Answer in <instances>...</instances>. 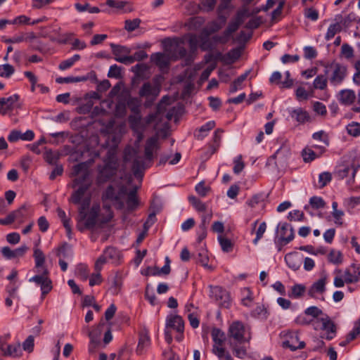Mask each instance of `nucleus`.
<instances>
[{
	"label": "nucleus",
	"mask_w": 360,
	"mask_h": 360,
	"mask_svg": "<svg viewBox=\"0 0 360 360\" xmlns=\"http://www.w3.org/2000/svg\"><path fill=\"white\" fill-rule=\"evenodd\" d=\"M327 75H319L314 80L313 87L315 89L324 90L327 88L328 84Z\"/></svg>",
	"instance_id": "473e14b6"
},
{
	"label": "nucleus",
	"mask_w": 360,
	"mask_h": 360,
	"mask_svg": "<svg viewBox=\"0 0 360 360\" xmlns=\"http://www.w3.org/2000/svg\"><path fill=\"white\" fill-rule=\"evenodd\" d=\"M283 345L285 347L290 348L292 351H295L298 349H302L305 346L303 341H300L298 335L297 333L291 334L288 340L283 342Z\"/></svg>",
	"instance_id": "5701e85b"
},
{
	"label": "nucleus",
	"mask_w": 360,
	"mask_h": 360,
	"mask_svg": "<svg viewBox=\"0 0 360 360\" xmlns=\"http://www.w3.org/2000/svg\"><path fill=\"white\" fill-rule=\"evenodd\" d=\"M112 154L109 151L108 158L105 160L103 166H98V174L96 178L97 184H101L108 181L116 172V162L111 160Z\"/></svg>",
	"instance_id": "20e7f679"
},
{
	"label": "nucleus",
	"mask_w": 360,
	"mask_h": 360,
	"mask_svg": "<svg viewBox=\"0 0 360 360\" xmlns=\"http://www.w3.org/2000/svg\"><path fill=\"white\" fill-rule=\"evenodd\" d=\"M150 345V338L147 328H143L139 333V343L136 348V352L141 354L146 348Z\"/></svg>",
	"instance_id": "aec40b11"
},
{
	"label": "nucleus",
	"mask_w": 360,
	"mask_h": 360,
	"mask_svg": "<svg viewBox=\"0 0 360 360\" xmlns=\"http://www.w3.org/2000/svg\"><path fill=\"white\" fill-rule=\"evenodd\" d=\"M166 327L173 328L178 333L182 334L184 330V322L179 315L168 316L167 319Z\"/></svg>",
	"instance_id": "6ab92c4d"
},
{
	"label": "nucleus",
	"mask_w": 360,
	"mask_h": 360,
	"mask_svg": "<svg viewBox=\"0 0 360 360\" xmlns=\"http://www.w3.org/2000/svg\"><path fill=\"white\" fill-rule=\"evenodd\" d=\"M285 261L289 268L293 271H297L303 262V257L297 252H291L285 256Z\"/></svg>",
	"instance_id": "2eb2a0df"
},
{
	"label": "nucleus",
	"mask_w": 360,
	"mask_h": 360,
	"mask_svg": "<svg viewBox=\"0 0 360 360\" xmlns=\"http://www.w3.org/2000/svg\"><path fill=\"white\" fill-rule=\"evenodd\" d=\"M30 282H34L36 284L40 285L41 290L43 296L48 294L52 289V283L49 278V271L44 268L40 275H36L29 280Z\"/></svg>",
	"instance_id": "6e6552de"
},
{
	"label": "nucleus",
	"mask_w": 360,
	"mask_h": 360,
	"mask_svg": "<svg viewBox=\"0 0 360 360\" xmlns=\"http://www.w3.org/2000/svg\"><path fill=\"white\" fill-rule=\"evenodd\" d=\"M204 22V20L202 17H193L191 18L186 24L189 30H196L199 29Z\"/></svg>",
	"instance_id": "49530a36"
},
{
	"label": "nucleus",
	"mask_w": 360,
	"mask_h": 360,
	"mask_svg": "<svg viewBox=\"0 0 360 360\" xmlns=\"http://www.w3.org/2000/svg\"><path fill=\"white\" fill-rule=\"evenodd\" d=\"M4 356H11L13 358L19 357L22 355V350L20 344L16 343L13 345H8L3 353Z\"/></svg>",
	"instance_id": "c85d7f7f"
},
{
	"label": "nucleus",
	"mask_w": 360,
	"mask_h": 360,
	"mask_svg": "<svg viewBox=\"0 0 360 360\" xmlns=\"http://www.w3.org/2000/svg\"><path fill=\"white\" fill-rule=\"evenodd\" d=\"M127 105L131 111L135 113H140V101L136 98H131L127 101Z\"/></svg>",
	"instance_id": "4d7b16f0"
},
{
	"label": "nucleus",
	"mask_w": 360,
	"mask_h": 360,
	"mask_svg": "<svg viewBox=\"0 0 360 360\" xmlns=\"http://www.w3.org/2000/svg\"><path fill=\"white\" fill-rule=\"evenodd\" d=\"M322 322V329L326 330L327 333L331 332V333H335L336 329L334 323L329 319L328 316L322 318L321 319Z\"/></svg>",
	"instance_id": "09e8293b"
},
{
	"label": "nucleus",
	"mask_w": 360,
	"mask_h": 360,
	"mask_svg": "<svg viewBox=\"0 0 360 360\" xmlns=\"http://www.w3.org/2000/svg\"><path fill=\"white\" fill-rule=\"evenodd\" d=\"M357 168L352 164H342L340 165L336 170V174L340 179H345L350 176V179L348 181L353 182L356 175Z\"/></svg>",
	"instance_id": "9b49d317"
},
{
	"label": "nucleus",
	"mask_w": 360,
	"mask_h": 360,
	"mask_svg": "<svg viewBox=\"0 0 360 360\" xmlns=\"http://www.w3.org/2000/svg\"><path fill=\"white\" fill-rule=\"evenodd\" d=\"M242 18L243 15L240 13H238L236 19L229 22L227 28L224 32L222 36H215L213 37L214 41L221 44L226 43L229 41L231 35L235 32H236L239 28L240 25L242 24Z\"/></svg>",
	"instance_id": "0eeeda50"
},
{
	"label": "nucleus",
	"mask_w": 360,
	"mask_h": 360,
	"mask_svg": "<svg viewBox=\"0 0 360 360\" xmlns=\"http://www.w3.org/2000/svg\"><path fill=\"white\" fill-rule=\"evenodd\" d=\"M241 344L238 343L237 342H233L232 340L229 342V346L232 349L233 354L236 356L243 359L246 354V349L243 346H240Z\"/></svg>",
	"instance_id": "72a5a7b5"
},
{
	"label": "nucleus",
	"mask_w": 360,
	"mask_h": 360,
	"mask_svg": "<svg viewBox=\"0 0 360 360\" xmlns=\"http://www.w3.org/2000/svg\"><path fill=\"white\" fill-rule=\"evenodd\" d=\"M352 264L347 268L342 274L341 269H337L335 273L337 274L334 278L333 284L336 288L344 287L345 284L358 283V278L353 274Z\"/></svg>",
	"instance_id": "39448f33"
},
{
	"label": "nucleus",
	"mask_w": 360,
	"mask_h": 360,
	"mask_svg": "<svg viewBox=\"0 0 360 360\" xmlns=\"http://www.w3.org/2000/svg\"><path fill=\"white\" fill-rule=\"evenodd\" d=\"M188 201L198 212H206L207 205L195 196L191 195L188 197Z\"/></svg>",
	"instance_id": "ea45409f"
},
{
	"label": "nucleus",
	"mask_w": 360,
	"mask_h": 360,
	"mask_svg": "<svg viewBox=\"0 0 360 360\" xmlns=\"http://www.w3.org/2000/svg\"><path fill=\"white\" fill-rule=\"evenodd\" d=\"M160 148L158 136H153L149 138L146 143L144 150V157L136 156L132 164L131 170L134 175L141 179L143 176V172L152 165L153 160V153Z\"/></svg>",
	"instance_id": "f03ea898"
},
{
	"label": "nucleus",
	"mask_w": 360,
	"mask_h": 360,
	"mask_svg": "<svg viewBox=\"0 0 360 360\" xmlns=\"http://www.w3.org/2000/svg\"><path fill=\"white\" fill-rule=\"evenodd\" d=\"M291 116L300 123H304L310 119L309 113L301 108L293 110L291 112Z\"/></svg>",
	"instance_id": "7c9ffc66"
},
{
	"label": "nucleus",
	"mask_w": 360,
	"mask_h": 360,
	"mask_svg": "<svg viewBox=\"0 0 360 360\" xmlns=\"http://www.w3.org/2000/svg\"><path fill=\"white\" fill-rule=\"evenodd\" d=\"M215 127V122L214 121H210L201 126L199 129V134L197 135V139L199 140L202 139L208 131L212 129Z\"/></svg>",
	"instance_id": "a19ab883"
},
{
	"label": "nucleus",
	"mask_w": 360,
	"mask_h": 360,
	"mask_svg": "<svg viewBox=\"0 0 360 360\" xmlns=\"http://www.w3.org/2000/svg\"><path fill=\"white\" fill-rule=\"evenodd\" d=\"M306 291V287L302 284H295L291 288V292L288 294L290 297L300 298Z\"/></svg>",
	"instance_id": "e433bc0d"
},
{
	"label": "nucleus",
	"mask_w": 360,
	"mask_h": 360,
	"mask_svg": "<svg viewBox=\"0 0 360 360\" xmlns=\"http://www.w3.org/2000/svg\"><path fill=\"white\" fill-rule=\"evenodd\" d=\"M75 275L82 281H86L89 277V270L86 265L79 264L75 269Z\"/></svg>",
	"instance_id": "79ce46f5"
},
{
	"label": "nucleus",
	"mask_w": 360,
	"mask_h": 360,
	"mask_svg": "<svg viewBox=\"0 0 360 360\" xmlns=\"http://www.w3.org/2000/svg\"><path fill=\"white\" fill-rule=\"evenodd\" d=\"M212 338L214 342L212 349L224 347L226 340L225 333L219 328H214L212 330Z\"/></svg>",
	"instance_id": "bb28decb"
},
{
	"label": "nucleus",
	"mask_w": 360,
	"mask_h": 360,
	"mask_svg": "<svg viewBox=\"0 0 360 360\" xmlns=\"http://www.w3.org/2000/svg\"><path fill=\"white\" fill-rule=\"evenodd\" d=\"M128 120H129V123L130 124V127L133 129H136L139 128V127L140 125L141 116L140 113H135L134 115H129Z\"/></svg>",
	"instance_id": "13d9d810"
},
{
	"label": "nucleus",
	"mask_w": 360,
	"mask_h": 360,
	"mask_svg": "<svg viewBox=\"0 0 360 360\" xmlns=\"http://www.w3.org/2000/svg\"><path fill=\"white\" fill-rule=\"evenodd\" d=\"M137 188L135 187L128 193L127 199V207L129 211L135 210L139 205V200L136 196Z\"/></svg>",
	"instance_id": "c756f323"
},
{
	"label": "nucleus",
	"mask_w": 360,
	"mask_h": 360,
	"mask_svg": "<svg viewBox=\"0 0 360 360\" xmlns=\"http://www.w3.org/2000/svg\"><path fill=\"white\" fill-rule=\"evenodd\" d=\"M219 21L214 20L209 23L207 26L209 33H214L221 30L225 25L226 18L224 15L219 16Z\"/></svg>",
	"instance_id": "2f4dec72"
},
{
	"label": "nucleus",
	"mask_w": 360,
	"mask_h": 360,
	"mask_svg": "<svg viewBox=\"0 0 360 360\" xmlns=\"http://www.w3.org/2000/svg\"><path fill=\"white\" fill-rule=\"evenodd\" d=\"M302 157L304 162H310L317 158L316 154L313 150L312 148L306 147L302 151Z\"/></svg>",
	"instance_id": "a18cd8bd"
},
{
	"label": "nucleus",
	"mask_w": 360,
	"mask_h": 360,
	"mask_svg": "<svg viewBox=\"0 0 360 360\" xmlns=\"http://www.w3.org/2000/svg\"><path fill=\"white\" fill-rule=\"evenodd\" d=\"M141 22L139 18L127 20L124 22V29L128 32H133L139 27Z\"/></svg>",
	"instance_id": "864d4df0"
},
{
	"label": "nucleus",
	"mask_w": 360,
	"mask_h": 360,
	"mask_svg": "<svg viewBox=\"0 0 360 360\" xmlns=\"http://www.w3.org/2000/svg\"><path fill=\"white\" fill-rule=\"evenodd\" d=\"M27 207L25 205H22L18 210L12 212L13 216L16 220H19L20 222L22 221L23 219L26 216Z\"/></svg>",
	"instance_id": "680f3d73"
},
{
	"label": "nucleus",
	"mask_w": 360,
	"mask_h": 360,
	"mask_svg": "<svg viewBox=\"0 0 360 360\" xmlns=\"http://www.w3.org/2000/svg\"><path fill=\"white\" fill-rule=\"evenodd\" d=\"M279 234L281 240L284 241L285 244L290 243L294 238V232L292 228L288 223L279 224Z\"/></svg>",
	"instance_id": "a211bd4d"
},
{
	"label": "nucleus",
	"mask_w": 360,
	"mask_h": 360,
	"mask_svg": "<svg viewBox=\"0 0 360 360\" xmlns=\"http://www.w3.org/2000/svg\"><path fill=\"white\" fill-rule=\"evenodd\" d=\"M122 68L121 67L113 65L110 67L109 71L108 72V77L110 78H116L119 79L122 77Z\"/></svg>",
	"instance_id": "bf43d9fd"
},
{
	"label": "nucleus",
	"mask_w": 360,
	"mask_h": 360,
	"mask_svg": "<svg viewBox=\"0 0 360 360\" xmlns=\"http://www.w3.org/2000/svg\"><path fill=\"white\" fill-rule=\"evenodd\" d=\"M211 296L222 307L229 308L230 306V296L229 292L221 287L211 288Z\"/></svg>",
	"instance_id": "1a4fd4ad"
},
{
	"label": "nucleus",
	"mask_w": 360,
	"mask_h": 360,
	"mask_svg": "<svg viewBox=\"0 0 360 360\" xmlns=\"http://www.w3.org/2000/svg\"><path fill=\"white\" fill-rule=\"evenodd\" d=\"M218 240L221 247V249L224 252H229L232 250L233 243H231L230 239L225 238L222 236H219L218 237Z\"/></svg>",
	"instance_id": "8fccbe9b"
},
{
	"label": "nucleus",
	"mask_w": 360,
	"mask_h": 360,
	"mask_svg": "<svg viewBox=\"0 0 360 360\" xmlns=\"http://www.w3.org/2000/svg\"><path fill=\"white\" fill-rule=\"evenodd\" d=\"M33 257L36 268L42 267L45 263V255L43 252L39 248H34Z\"/></svg>",
	"instance_id": "37998d69"
},
{
	"label": "nucleus",
	"mask_w": 360,
	"mask_h": 360,
	"mask_svg": "<svg viewBox=\"0 0 360 360\" xmlns=\"http://www.w3.org/2000/svg\"><path fill=\"white\" fill-rule=\"evenodd\" d=\"M326 276H323L314 282L308 290V295L314 297L316 293L322 294L326 291Z\"/></svg>",
	"instance_id": "4be33fe9"
},
{
	"label": "nucleus",
	"mask_w": 360,
	"mask_h": 360,
	"mask_svg": "<svg viewBox=\"0 0 360 360\" xmlns=\"http://www.w3.org/2000/svg\"><path fill=\"white\" fill-rule=\"evenodd\" d=\"M19 98L20 96L18 94H13L8 98H0V113L4 115L15 108L20 107L18 103Z\"/></svg>",
	"instance_id": "9d476101"
},
{
	"label": "nucleus",
	"mask_w": 360,
	"mask_h": 360,
	"mask_svg": "<svg viewBox=\"0 0 360 360\" xmlns=\"http://www.w3.org/2000/svg\"><path fill=\"white\" fill-rule=\"evenodd\" d=\"M212 352L218 357L219 360H233L231 354L224 347H216L215 349H212Z\"/></svg>",
	"instance_id": "c9c22d12"
},
{
	"label": "nucleus",
	"mask_w": 360,
	"mask_h": 360,
	"mask_svg": "<svg viewBox=\"0 0 360 360\" xmlns=\"http://www.w3.org/2000/svg\"><path fill=\"white\" fill-rule=\"evenodd\" d=\"M217 2V0H201L200 4L204 11L210 12L214 9Z\"/></svg>",
	"instance_id": "052dcab7"
},
{
	"label": "nucleus",
	"mask_w": 360,
	"mask_h": 360,
	"mask_svg": "<svg viewBox=\"0 0 360 360\" xmlns=\"http://www.w3.org/2000/svg\"><path fill=\"white\" fill-rule=\"evenodd\" d=\"M248 74L249 71L245 72L244 74L240 75L231 83L229 89V92L231 94L235 93L238 89H240L242 88V84L246 79Z\"/></svg>",
	"instance_id": "f704fd0d"
},
{
	"label": "nucleus",
	"mask_w": 360,
	"mask_h": 360,
	"mask_svg": "<svg viewBox=\"0 0 360 360\" xmlns=\"http://www.w3.org/2000/svg\"><path fill=\"white\" fill-rule=\"evenodd\" d=\"M15 72L14 68L10 64L0 65V77L8 78Z\"/></svg>",
	"instance_id": "3c124183"
},
{
	"label": "nucleus",
	"mask_w": 360,
	"mask_h": 360,
	"mask_svg": "<svg viewBox=\"0 0 360 360\" xmlns=\"http://www.w3.org/2000/svg\"><path fill=\"white\" fill-rule=\"evenodd\" d=\"M151 61L153 62L160 69L167 68L169 65V58L165 53L158 52L150 56Z\"/></svg>",
	"instance_id": "393cba45"
},
{
	"label": "nucleus",
	"mask_w": 360,
	"mask_h": 360,
	"mask_svg": "<svg viewBox=\"0 0 360 360\" xmlns=\"http://www.w3.org/2000/svg\"><path fill=\"white\" fill-rule=\"evenodd\" d=\"M332 179V175L328 172H324L319 174V188H322L325 187Z\"/></svg>",
	"instance_id": "5fc2aeb1"
},
{
	"label": "nucleus",
	"mask_w": 360,
	"mask_h": 360,
	"mask_svg": "<svg viewBox=\"0 0 360 360\" xmlns=\"http://www.w3.org/2000/svg\"><path fill=\"white\" fill-rule=\"evenodd\" d=\"M323 72L327 75L331 84L336 86L341 84L347 73L346 66L337 62H332L324 65Z\"/></svg>",
	"instance_id": "7ed1b4c3"
},
{
	"label": "nucleus",
	"mask_w": 360,
	"mask_h": 360,
	"mask_svg": "<svg viewBox=\"0 0 360 360\" xmlns=\"http://www.w3.org/2000/svg\"><path fill=\"white\" fill-rule=\"evenodd\" d=\"M112 53L115 55V60L118 62L119 58L129 57L127 56L131 53V49L127 46L111 44H110Z\"/></svg>",
	"instance_id": "cd10ccee"
},
{
	"label": "nucleus",
	"mask_w": 360,
	"mask_h": 360,
	"mask_svg": "<svg viewBox=\"0 0 360 360\" xmlns=\"http://www.w3.org/2000/svg\"><path fill=\"white\" fill-rule=\"evenodd\" d=\"M347 133L353 136H358L360 135V124L353 122L347 126Z\"/></svg>",
	"instance_id": "6e6d98bb"
},
{
	"label": "nucleus",
	"mask_w": 360,
	"mask_h": 360,
	"mask_svg": "<svg viewBox=\"0 0 360 360\" xmlns=\"http://www.w3.org/2000/svg\"><path fill=\"white\" fill-rule=\"evenodd\" d=\"M328 260L332 264H340L343 260L342 254L340 251L333 249L328 255Z\"/></svg>",
	"instance_id": "4c0bfd02"
},
{
	"label": "nucleus",
	"mask_w": 360,
	"mask_h": 360,
	"mask_svg": "<svg viewBox=\"0 0 360 360\" xmlns=\"http://www.w3.org/2000/svg\"><path fill=\"white\" fill-rule=\"evenodd\" d=\"M88 79L87 77H58L56 79V82L58 84H69V83H75V82H84Z\"/></svg>",
	"instance_id": "58836bf2"
},
{
	"label": "nucleus",
	"mask_w": 360,
	"mask_h": 360,
	"mask_svg": "<svg viewBox=\"0 0 360 360\" xmlns=\"http://www.w3.org/2000/svg\"><path fill=\"white\" fill-rule=\"evenodd\" d=\"M341 53L346 58L349 59L353 57L354 49L348 44H344L341 47Z\"/></svg>",
	"instance_id": "338daca9"
},
{
	"label": "nucleus",
	"mask_w": 360,
	"mask_h": 360,
	"mask_svg": "<svg viewBox=\"0 0 360 360\" xmlns=\"http://www.w3.org/2000/svg\"><path fill=\"white\" fill-rule=\"evenodd\" d=\"M100 212V205H94L90 210L87 212V216L85 219L86 226L88 229L91 230L96 226L98 221V217Z\"/></svg>",
	"instance_id": "dca6fc26"
},
{
	"label": "nucleus",
	"mask_w": 360,
	"mask_h": 360,
	"mask_svg": "<svg viewBox=\"0 0 360 360\" xmlns=\"http://www.w3.org/2000/svg\"><path fill=\"white\" fill-rule=\"evenodd\" d=\"M312 138L314 140L322 141L326 146H328L329 144L328 135L323 131H320L314 133L312 135Z\"/></svg>",
	"instance_id": "0e129e2a"
},
{
	"label": "nucleus",
	"mask_w": 360,
	"mask_h": 360,
	"mask_svg": "<svg viewBox=\"0 0 360 360\" xmlns=\"http://www.w3.org/2000/svg\"><path fill=\"white\" fill-rule=\"evenodd\" d=\"M359 335H360V323H356L354 328L347 334L346 339L350 342Z\"/></svg>",
	"instance_id": "774afa93"
},
{
	"label": "nucleus",
	"mask_w": 360,
	"mask_h": 360,
	"mask_svg": "<svg viewBox=\"0 0 360 360\" xmlns=\"http://www.w3.org/2000/svg\"><path fill=\"white\" fill-rule=\"evenodd\" d=\"M174 42L176 45V48L174 51V56L175 60L177 59H184L185 65H190L192 63H188L187 59L188 57V51L186 49L181 46L184 44V39L174 38L173 39Z\"/></svg>",
	"instance_id": "f8f14e48"
},
{
	"label": "nucleus",
	"mask_w": 360,
	"mask_h": 360,
	"mask_svg": "<svg viewBox=\"0 0 360 360\" xmlns=\"http://www.w3.org/2000/svg\"><path fill=\"white\" fill-rule=\"evenodd\" d=\"M148 57V54L145 51H139L134 53L132 56H129V57H124L122 58H119L118 62L129 65L131 64L135 61H141L146 59Z\"/></svg>",
	"instance_id": "a878e982"
},
{
	"label": "nucleus",
	"mask_w": 360,
	"mask_h": 360,
	"mask_svg": "<svg viewBox=\"0 0 360 360\" xmlns=\"http://www.w3.org/2000/svg\"><path fill=\"white\" fill-rule=\"evenodd\" d=\"M27 250V247L26 245H22L15 250H11L9 247L6 246L1 248V252L7 259H12L23 257Z\"/></svg>",
	"instance_id": "ddd939ff"
},
{
	"label": "nucleus",
	"mask_w": 360,
	"mask_h": 360,
	"mask_svg": "<svg viewBox=\"0 0 360 360\" xmlns=\"http://www.w3.org/2000/svg\"><path fill=\"white\" fill-rule=\"evenodd\" d=\"M187 37L189 46L188 57L187 60L188 63H192L197 56L198 47V37L195 34H188Z\"/></svg>",
	"instance_id": "4468645a"
},
{
	"label": "nucleus",
	"mask_w": 360,
	"mask_h": 360,
	"mask_svg": "<svg viewBox=\"0 0 360 360\" xmlns=\"http://www.w3.org/2000/svg\"><path fill=\"white\" fill-rule=\"evenodd\" d=\"M91 198L90 197H86L84 198L82 202H81V205L79 208V215L81 216L82 219H86L87 216V210L90 205Z\"/></svg>",
	"instance_id": "de8ad7c7"
},
{
	"label": "nucleus",
	"mask_w": 360,
	"mask_h": 360,
	"mask_svg": "<svg viewBox=\"0 0 360 360\" xmlns=\"http://www.w3.org/2000/svg\"><path fill=\"white\" fill-rule=\"evenodd\" d=\"M342 20V15L338 14L335 16L334 20L335 21V22L331 24L328 27L327 32L325 36L326 40H327V41L330 40L331 39H333L335 37V35L337 33H339L341 32V30H342V25H341Z\"/></svg>",
	"instance_id": "f3484780"
},
{
	"label": "nucleus",
	"mask_w": 360,
	"mask_h": 360,
	"mask_svg": "<svg viewBox=\"0 0 360 360\" xmlns=\"http://www.w3.org/2000/svg\"><path fill=\"white\" fill-rule=\"evenodd\" d=\"M103 255L108 259L117 260L120 257L118 250L112 247H108L104 250Z\"/></svg>",
	"instance_id": "603ef678"
},
{
	"label": "nucleus",
	"mask_w": 360,
	"mask_h": 360,
	"mask_svg": "<svg viewBox=\"0 0 360 360\" xmlns=\"http://www.w3.org/2000/svg\"><path fill=\"white\" fill-rule=\"evenodd\" d=\"M89 165L88 162H81L72 167V175L75 176L73 181V187L79 188L72 194L71 201L74 204H79L84 196L86 192L92 184L90 176Z\"/></svg>",
	"instance_id": "f257e3e1"
},
{
	"label": "nucleus",
	"mask_w": 360,
	"mask_h": 360,
	"mask_svg": "<svg viewBox=\"0 0 360 360\" xmlns=\"http://www.w3.org/2000/svg\"><path fill=\"white\" fill-rule=\"evenodd\" d=\"M313 109L318 115L321 116H324L327 113L326 105L319 101L314 102Z\"/></svg>",
	"instance_id": "69168bd1"
},
{
	"label": "nucleus",
	"mask_w": 360,
	"mask_h": 360,
	"mask_svg": "<svg viewBox=\"0 0 360 360\" xmlns=\"http://www.w3.org/2000/svg\"><path fill=\"white\" fill-rule=\"evenodd\" d=\"M309 205L314 209V210H319L324 208L326 203L324 201V200L319 196H313L309 199Z\"/></svg>",
	"instance_id": "c03bdc74"
},
{
	"label": "nucleus",
	"mask_w": 360,
	"mask_h": 360,
	"mask_svg": "<svg viewBox=\"0 0 360 360\" xmlns=\"http://www.w3.org/2000/svg\"><path fill=\"white\" fill-rule=\"evenodd\" d=\"M356 98V94L352 89H342L338 94V101L345 105H351Z\"/></svg>",
	"instance_id": "412c9836"
},
{
	"label": "nucleus",
	"mask_w": 360,
	"mask_h": 360,
	"mask_svg": "<svg viewBox=\"0 0 360 360\" xmlns=\"http://www.w3.org/2000/svg\"><path fill=\"white\" fill-rule=\"evenodd\" d=\"M160 93V89L158 87L152 86L150 82H146L141 86L139 91V96L141 97L152 96L155 99Z\"/></svg>",
	"instance_id": "b1692460"
},
{
	"label": "nucleus",
	"mask_w": 360,
	"mask_h": 360,
	"mask_svg": "<svg viewBox=\"0 0 360 360\" xmlns=\"http://www.w3.org/2000/svg\"><path fill=\"white\" fill-rule=\"evenodd\" d=\"M305 315L311 316L313 318H318L319 316L323 314L322 310L316 306H312L307 308L304 310Z\"/></svg>",
	"instance_id": "e2e57ef3"
},
{
	"label": "nucleus",
	"mask_w": 360,
	"mask_h": 360,
	"mask_svg": "<svg viewBox=\"0 0 360 360\" xmlns=\"http://www.w3.org/2000/svg\"><path fill=\"white\" fill-rule=\"evenodd\" d=\"M245 335V327L242 322L235 321L233 322L229 328V342L232 340L233 342H237L239 344H242L248 340L244 336Z\"/></svg>",
	"instance_id": "423d86ee"
}]
</instances>
